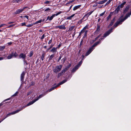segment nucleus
<instances>
[{
    "label": "nucleus",
    "instance_id": "1",
    "mask_svg": "<svg viewBox=\"0 0 131 131\" xmlns=\"http://www.w3.org/2000/svg\"><path fill=\"white\" fill-rule=\"evenodd\" d=\"M123 17V15H122L121 16L120 18L118 19L114 25V27H116L118 25L121 24L123 22L128 18V17L126 16V15L124 18L122 19V18Z\"/></svg>",
    "mask_w": 131,
    "mask_h": 131
},
{
    "label": "nucleus",
    "instance_id": "2",
    "mask_svg": "<svg viewBox=\"0 0 131 131\" xmlns=\"http://www.w3.org/2000/svg\"><path fill=\"white\" fill-rule=\"evenodd\" d=\"M62 66L60 65L56 66L53 70V71L56 73L60 71L61 70Z\"/></svg>",
    "mask_w": 131,
    "mask_h": 131
},
{
    "label": "nucleus",
    "instance_id": "3",
    "mask_svg": "<svg viewBox=\"0 0 131 131\" xmlns=\"http://www.w3.org/2000/svg\"><path fill=\"white\" fill-rule=\"evenodd\" d=\"M112 28H111L109 30L107 31L104 34V36L102 37L101 38L99 39V41H100L104 39V37H105L109 35L112 32Z\"/></svg>",
    "mask_w": 131,
    "mask_h": 131
},
{
    "label": "nucleus",
    "instance_id": "4",
    "mask_svg": "<svg viewBox=\"0 0 131 131\" xmlns=\"http://www.w3.org/2000/svg\"><path fill=\"white\" fill-rule=\"evenodd\" d=\"M21 111V110H17L16 111H14V112H12L8 114H7V115L5 116V118H4L3 119H2L1 121L2 122V121H3L5 118H6L8 116H9L10 115H13V114H15L16 113H18L19 111Z\"/></svg>",
    "mask_w": 131,
    "mask_h": 131
},
{
    "label": "nucleus",
    "instance_id": "5",
    "mask_svg": "<svg viewBox=\"0 0 131 131\" xmlns=\"http://www.w3.org/2000/svg\"><path fill=\"white\" fill-rule=\"evenodd\" d=\"M36 101L35 100V99L33 101H31L30 102H29L25 106H24L22 107L19 110H21V111L25 107L27 106H28L31 105L32 104L34 103Z\"/></svg>",
    "mask_w": 131,
    "mask_h": 131
},
{
    "label": "nucleus",
    "instance_id": "6",
    "mask_svg": "<svg viewBox=\"0 0 131 131\" xmlns=\"http://www.w3.org/2000/svg\"><path fill=\"white\" fill-rule=\"evenodd\" d=\"M120 8H121V7H120V6L118 5L116 9L114 11L112 12L113 13V14H114V15L118 13V12L119 11Z\"/></svg>",
    "mask_w": 131,
    "mask_h": 131
},
{
    "label": "nucleus",
    "instance_id": "7",
    "mask_svg": "<svg viewBox=\"0 0 131 131\" xmlns=\"http://www.w3.org/2000/svg\"><path fill=\"white\" fill-rule=\"evenodd\" d=\"M26 57V54H24L23 53H21L19 56V58H22L23 60L25 59Z\"/></svg>",
    "mask_w": 131,
    "mask_h": 131
},
{
    "label": "nucleus",
    "instance_id": "8",
    "mask_svg": "<svg viewBox=\"0 0 131 131\" xmlns=\"http://www.w3.org/2000/svg\"><path fill=\"white\" fill-rule=\"evenodd\" d=\"M56 28H59L60 29H66L65 26L64 24L63 25H60L55 27Z\"/></svg>",
    "mask_w": 131,
    "mask_h": 131
},
{
    "label": "nucleus",
    "instance_id": "9",
    "mask_svg": "<svg viewBox=\"0 0 131 131\" xmlns=\"http://www.w3.org/2000/svg\"><path fill=\"white\" fill-rule=\"evenodd\" d=\"M25 74V72L24 71H23L21 74L20 76V80L22 82H23L24 81V76Z\"/></svg>",
    "mask_w": 131,
    "mask_h": 131
},
{
    "label": "nucleus",
    "instance_id": "10",
    "mask_svg": "<svg viewBox=\"0 0 131 131\" xmlns=\"http://www.w3.org/2000/svg\"><path fill=\"white\" fill-rule=\"evenodd\" d=\"M93 11L88 13L87 14L85 15L83 17L85 18L86 19L85 20H86L88 19V18L89 16L91 14L93 13Z\"/></svg>",
    "mask_w": 131,
    "mask_h": 131
},
{
    "label": "nucleus",
    "instance_id": "11",
    "mask_svg": "<svg viewBox=\"0 0 131 131\" xmlns=\"http://www.w3.org/2000/svg\"><path fill=\"white\" fill-rule=\"evenodd\" d=\"M94 48H92V47H91L89 48L88 50L86 53L85 56H87L89 55L93 50Z\"/></svg>",
    "mask_w": 131,
    "mask_h": 131
},
{
    "label": "nucleus",
    "instance_id": "12",
    "mask_svg": "<svg viewBox=\"0 0 131 131\" xmlns=\"http://www.w3.org/2000/svg\"><path fill=\"white\" fill-rule=\"evenodd\" d=\"M88 25L86 26L85 27H84L83 29L79 33V36L81 35L82 33L84 32V30L86 29H88Z\"/></svg>",
    "mask_w": 131,
    "mask_h": 131
},
{
    "label": "nucleus",
    "instance_id": "13",
    "mask_svg": "<svg viewBox=\"0 0 131 131\" xmlns=\"http://www.w3.org/2000/svg\"><path fill=\"white\" fill-rule=\"evenodd\" d=\"M23 11L22 9H19L16 10V11L14 13L15 14H19Z\"/></svg>",
    "mask_w": 131,
    "mask_h": 131
},
{
    "label": "nucleus",
    "instance_id": "14",
    "mask_svg": "<svg viewBox=\"0 0 131 131\" xmlns=\"http://www.w3.org/2000/svg\"><path fill=\"white\" fill-rule=\"evenodd\" d=\"M129 5L127 6L125 8V9L124 10L123 13L125 14L126 13L128 10L129 8Z\"/></svg>",
    "mask_w": 131,
    "mask_h": 131
},
{
    "label": "nucleus",
    "instance_id": "15",
    "mask_svg": "<svg viewBox=\"0 0 131 131\" xmlns=\"http://www.w3.org/2000/svg\"><path fill=\"white\" fill-rule=\"evenodd\" d=\"M57 48L53 47L50 50V51L52 52H56L57 51Z\"/></svg>",
    "mask_w": 131,
    "mask_h": 131
},
{
    "label": "nucleus",
    "instance_id": "16",
    "mask_svg": "<svg viewBox=\"0 0 131 131\" xmlns=\"http://www.w3.org/2000/svg\"><path fill=\"white\" fill-rule=\"evenodd\" d=\"M108 0H104L103 1H100L97 2V3L99 4H102L104 3L105 2L107 1Z\"/></svg>",
    "mask_w": 131,
    "mask_h": 131
},
{
    "label": "nucleus",
    "instance_id": "17",
    "mask_svg": "<svg viewBox=\"0 0 131 131\" xmlns=\"http://www.w3.org/2000/svg\"><path fill=\"white\" fill-rule=\"evenodd\" d=\"M58 86H57V85H56V86H53L52 88H51V89H49V90H48V91L49 92H50V91H52L54 90L55 89H56L58 87Z\"/></svg>",
    "mask_w": 131,
    "mask_h": 131
},
{
    "label": "nucleus",
    "instance_id": "18",
    "mask_svg": "<svg viewBox=\"0 0 131 131\" xmlns=\"http://www.w3.org/2000/svg\"><path fill=\"white\" fill-rule=\"evenodd\" d=\"M67 81V80H63L62 81L60 82L57 85V86H58L59 85H62L64 83L66 82Z\"/></svg>",
    "mask_w": 131,
    "mask_h": 131
},
{
    "label": "nucleus",
    "instance_id": "19",
    "mask_svg": "<svg viewBox=\"0 0 131 131\" xmlns=\"http://www.w3.org/2000/svg\"><path fill=\"white\" fill-rule=\"evenodd\" d=\"M45 95H43V94H42L40 95L38 97H37V98H36L35 99V100L36 101H38L39 99L41 98L42 97H43Z\"/></svg>",
    "mask_w": 131,
    "mask_h": 131
},
{
    "label": "nucleus",
    "instance_id": "20",
    "mask_svg": "<svg viewBox=\"0 0 131 131\" xmlns=\"http://www.w3.org/2000/svg\"><path fill=\"white\" fill-rule=\"evenodd\" d=\"M81 5H79L78 6H75L73 8V10L74 11H75L77 9H78L81 6Z\"/></svg>",
    "mask_w": 131,
    "mask_h": 131
},
{
    "label": "nucleus",
    "instance_id": "21",
    "mask_svg": "<svg viewBox=\"0 0 131 131\" xmlns=\"http://www.w3.org/2000/svg\"><path fill=\"white\" fill-rule=\"evenodd\" d=\"M113 14V13H112V12H111L108 16L107 18V20H108L110 19L112 15Z\"/></svg>",
    "mask_w": 131,
    "mask_h": 131
},
{
    "label": "nucleus",
    "instance_id": "22",
    "mask_svg": "<svg viewBox=\"0 0 131 131\" xmlns=\"http://www.w3.org/2000/svg\"><path fill=\"white\" fill-rule=\"evenodd\" d=\"M54 17L52 15L50 17H49L48 16L47 17V20H49L50 21L52 20L53 18Z\"/></svg>",
    "mask_w": 131,
    "mask_h": 131
},
{
    "label": "nucleus",
    "instance_id": "23",
    "mask_svg": "<svg viewBox=\"0 0 131 131\" xmlns=\"http://www.w3.org/2000/svg\"><path fill=\"white\" fill-rule=\"evenodd\" d=\"M12 53L13 54V57L14 56L15 57H17L18 56V54L16 52H15L14 53V52H12Z\"/></svg>",
    "mask_w": 131,
    "mask_h": 131
},
{
    "label": "nucleus",
    "instance_id": "24",
    "mask_svg": "<svg viewBox=\"0 0 131 131\" xmlns=\"http://www.w3.org/2000/svg\"><path fill=\"white\" fill-rule=\"evenodd\" d=\"M100 42V41H97L95 42L92 46L91 47H92V48H93V47L96 46L98 45L99 43Z\"/></svg>",
    "mask_w": 131,
    "mask_h": 131
},
{
    "label": "nucleus",
    "instance_id": "25",
    "mask_svg": "<svg viewBox=\"0 0 131 131\" xmlns=\"http://www.w3.org/2000/svg\"><path fill=\"white\" fill-rule=\"evenodd\" d=\"M85 18L83 17L78 22V23L79 24H81L82 22H83V20Z\"/></svg>",
    "mask_w": 131,
    "mask_h": 131
},
{
    "label": "nucleus",
    "instance_id": "26",
    "mask_svg": "<svg viewBox=\"0 0 131 131\" xmlns=\"http://www.w3.org/2000/svg\"><path fill=\"white\" fill-rule=\"evenodd\" d=\"M78 68H79L78 67H77V66H75V67H74L72 69V72H74Z\"/></svg>",
    "mask_w": 131,
    "mask_h": 131
},
{
    "label": "nucleus",
    "instance_id": "27",
    "mask_svg": "<svg viewBox=\"0 0 131 131\" xmlns=\"http://www.w3.org/2000/svg\"><path fill=\"white\" fill-rule=\"evenodd\" d=\"M54 54H52L50 56L48 60V61L50 62L52 59V58L54 57Z\"/></svg>",
    "mask_w": 131,
    "mask_h": 131
},
{
    "label": "nucleus",
    "instance_id": "28",
    "mask_svg": "<svg viewBox=\"0 0 131 131\" xmlns=\"http://www.w3.org/2000/svg\"><path fill=\"white\" fill-rule=\"evenodd\" d=\"M45 54L44 53H43L41 55V59L42 61H43L45 57Z\"/></svg>",
    "mask_w": 131,
    "mask_h": 131
},
{
    "label": "nucleus",
    "instance_id": "29",
    "mask_svg": "<svg viewBox=\"0 0 131 131\" xmlns=\"http://www.w3.org/2000/svg\"><path fill=\"white\" fill-rule=\"evenodd\" d=\"M13 57V54H12V52L7 57V58L8 59H10L12 58Z\"/></svg>",
    "mask_w": 131,
    "mask_h": 131
},
{
    "label": "nucleus",
    "instance_id": "30",
    "mask_svg": "<svg viewBox=\"0 0 131 131\" xmlns=\"http://www.w3.org/2000/svg\"><path fill=\"white\" fill-rule=\"evenodd\" d=\"M42 19H40L39 20H38V21H37L36 22H35V23H34V25L38 23H41L42 21Z\"/></svg>",
    "mask_w": 131,
    "mask_h": 131
},
{
    "label": "nucleus",
    "instance_id": "31",
    "mask_svg": "<svg viewBox=\"0 0 131 131\" xmlns=\"http://www.w3.org/2000/svg\"><path fill=\"white\" fill-rule=\"evenodd\" d=\"M100 30V26L99 25L97 26V27L96 29V31L95 32H99Z\"/></svg>",
    "mask_w": 131,
    "mask_h": 131
},
{
    "label": "nucleus",
    "instance_id": "32",
    "mask_svg": "<svg viewBox=\"0 0 131 131\" xmlns=\"http://www.w3.org/2000/svg\"><path fill=\"white\" fill-rule=\"evenodd\" d=\"M29 54L28 55V56L29 57H31L33 55V53L32 51H31L28 54Z\"/></svg>",
    "mask_w": 131,
    "mask_h": 131
},
{
    "label": "nucleus",
    "instance_id": "33",
    "mask_svg": "<svg viewBox=\"0 0 131 131\" xmlns=\"http://www.w3.org/2000/svg\"><path fill=\"white\" fill-rule=\"evenodd\" d=\"M126 2H124L123 3L119 5V6H120V7H121V8H122L123 7L124 5L126 4Z\"/></svg>",
    "mask_w": 131,
    "mask_h": 131
},
{
    "label": "nucleus",
    "instance_id": "34",
    "mask_svg": "<svg viewBox=\"0 0 131 131\" xmlns=\"http://www.w3.org/2000/svg\"><path fill=\"white\" fill-rule=\"evenodd\" d=\"M24 64L25 65L28 64L26 60V59L23 60Z\"/></svg>",
    "mask_w": 131,
    "mask_h": 131
},
{
    "label": "nucleus",
    "instance_id": "35",
    "mask_svg": "<svg viewBox=\"0 0 131 131\" xmlns=\"http://www.w3.org/2000/svg\"><path fill=\"white\" fill-rule=\"evenodd\" d=\"M61 13V11H60V12H58L57 13L54 14H53V16L54 17L55 16H57L58 15L60 14Z\"/></svg>",
    "mask_w": 131,
    "mask_h": 131
},
{
    "label": "nucleus",
    "instance_id": "36",
    "mask_svg": "<svg viewBox=\"0 0 131 131\" xmlns=\"http://www.w3.org/2000/svg\"><path fill=\"white\" fill-rule=\"evenodd\" d=\"M82 63V61H80L78 63V64L77 66H77V67L79 68L80 67V66L81 65Z\"/></svg>",
    "mask_w": 131,
    "mask_h": 131
},
{
    "label": "nucleus",
    "instance_id": "37",
    "mask_svg": "<svg viewBox=\"0 0 131 131\" xmlns=\"http://www.w3.org/2000/svg\"><path fill=\"white\" fill-rule=\"evenodd\" d=\"M5 48V46H0V50H3Z\"/></svg>",
    "mask_w": 131,
    "mask_h": 131
},
{
    "label": "nucleus",
    "instance_id": "38",
    "mask_svg": "<svg viewBox=\"0 0 131 131\" xmlns=\"http://www.w3.org/2000/svg\"><path fill=\"white\" fill-rule=\"evenodd\" d=\"M33 25H34V23L33 24H29V25H26V26L27 27H31L32 26H33Z\"/></svg>",
    "mask_w": 131,
    "mask_h": 131
},
{
    "label": "nucleus",
    "instance_id": "39",
    "mask_svg": "<svg viewBox=\"0 0 131 131\" xmlns=\"http://www.w3.org/2000/svg\"><path fill=\"white\" fill-rule=\"evenodd\" d=\"M63 74L61 72L60 73H59L58 74L57 77L58 78H59Z\"/></svg>",
    "mask_w": 131,
    "mask_h": 131
},
{
    "label": "nucleus",
    "instance_id": "40",
    "mask_svg": "<svg viewBox=\"0 0 131 131\" xmlns=\"http://www.w3.org/2000/svg\"><path fill=\"white\" fill-rule=\"evenodd\" d=\"M131 15V11H130V13H128L126 14V16L128 17L130 16V15Z\"/></svg>",
    "mask_w": 131,
    "mask_h": 131
},
{
    "label": "nucleus",
    "instance_id": "41",
    "mask_svg": "<svg viewBox=\"0 0 131 131\" xmlns=\"http://www.w3.org/2000/svg\"><path fill=\"white\" fill-rule=\"evenodd\" d=\"M112 1L111 0H109L106 3V4L105 6H106V5L109 4Z\"/></svg>",
    "mask_w": 131,
    "mask_h": 131
},
{
    "label": "nucleus",
    "instance_id": "42",
    "mask_svg": "<svg viewBox=\"0 0 131 131\" xmlns=\"http://www.w3.org/2000/svg\"><path fill=\"white\" fill-rule=\"evenodd\" d=\"M35 84V82L34 81H31L30 83V86H32L33 85Z\"/></svg>",
    "mask_w": 131,
    "mask_h": 131
},
{
    "label": "nucleus",
    "instance_id": "43",
    "mask_svg": "<svg viewBox=\"0 0 131 131\" xmlns=\"http://www.w3.org/2000/svg\"><path fill=\"white\" fill-rule=\"evenodd\" d=\"M83 40L82 39V40H81V41L80 44V47H81L82 45L83 44Z\"/></svg>",
    "mask_w": 131,
    "mask_h": 131
},
{
    "label": "nucleus",
    "instance_id": "44",
    "mask_svg": "<svg viewBox=\"0 0 131 131\" xmlns=\"http://www.w3.org/2000/svg\"><path fill=\"white\" fill-rule=\"evenodd\" d=\"M114 21H113L112 20L110 24V26H111L112 25L113 23H114Z\"/></svg>",
    "mask_w": 131,
    "mask_h": 131
},
{
    "label": "nucleus",
    "instance_id": "45",
    "mask_svg": "<svg viewBox=\"0 0 131 131\" xmlns=\"http://www.w3.org/2000/svg\"><path fill=\"white\" fill-rule=\"evenodd\" d=\"M50 10V9L49 8H47L46 9H45V12H47V11H49Z\"/></svg>",
    "mask_w": 131,
    "mask_h": 131
},
{
    "label": "nucleus",
    "instance_id": "46",
    "mask_svg": "<svg viewBox=\"0 0 131 131\" xmlns=\"http://www.w3.org/2000/svg\"><path fill=\"white\" fill-rule=\"evenodd\" d=\"M15 25H14V24L10 25L9 26L7 27V28H9L11 27H12L13 26Z\"/></svg>",
    "mask_w": 131,
    "mask_h": 131
},
{
    "label": "nucleus",
    "instance_id": "47",
    "mask_svg": "<svg viewBox=\"0 0 131 131\" xmlns=\"http://www.w3.org/2000/svg\"><path fill=\"white\" fill-rule=\"evenodd\" d=\"M45 37V35L44 34H43L42 35V36L41 37L40 39L42 40V39H43V38H44Z\"/></svg>",
    "mask_w": 131,
    "mask_h": 131
},
{
    "label": "nucleus",
    "instance_id": "48",
    "mask_svg": "<svg viewBox=\"0 0 131 131\" xmlns=\"http://www.w3.org/2000/svg\"><path fill=\"white\" fill-rule=\"evenodd\" d=\"M18 92H16L14 94H13L12 96H15L17 94Z\"/></svg>",
    "mask_w": 131,
    "mask_h": 131
},
{
    "label": "nucleus",
    "instance_id": "49",
    "mask_svg": "<svg viewBox=\"0 0 131 131\" xmlns=\"http://www.w3.org/2000/svg\"><path fill=\"white\" fill-rule=\"evenodd\" d=\"M66 71L64 70H62L61 72V73L63 74H64V73L65 72H66Z\"/></svg>",
    "mask_w": 131,
    "mask_h": 131
},
{
    "label": "nucleus",
    "instance_id": "50",
    "mask_svg": "<svg viewBox=\"0 0 131 131\" xmlns=\"http://www.w3.org/2000/svg\"><path fill=\"white\" fill-rule=\"evenodd\" d=\"M72 19V17L70 16L67 17V19H69V20H71Z\"/></svg>",
    "mask_w": 131,
    "mask_h": 131
},
{
    "label": "nucleus",
    "instance_id": "51",
    "mask_svg": "<svg viewBox=\"0 0 131 131\" xmlns=\"http://www.w3.org/2000/svg\"><path fill=\"white\" fill-rule=\"evenodd\" d=\"M4 26H7V25L5 24H2L0 25V27H1Z\"/></svg>",
    "mask_w": 131,
    "mask_h": 131
},
{
    "label": "nucleus",
    "instance_id": "52",
    "mask_svg": "<svg viewBox=\"0 0 131 131\" xmlns=\"http://www.w3.org/2000/svg\"><path fill=\"white\" fill-rule=\"evenodd\" d=\"M53 46V45H51L50 46V47L49 48L47 49V51H48V50H50V49H51V48Z\"/></svg>",
    "mask_w": 131,
    "mask_h": 131
},
{
    "label": "nucleus",
    "instance_id": "53",
    "mask_svg": "<svg viewBox=\"0 0 131 131\" xmlns=\"http://www.w3.org/2000/svg\"><path fill=\"white\" fill-rule=\"evenodd\" d=\"M105 11L103 13H102L101 14H100V16H103L105 14Z\"/></svg>",
    "mask_w": 131,
    "mask_h": 131
},
{
    "label": "nucleus",
    "instance_id": "54",
    "mask_svg": "<svg viewBox=\"0 0 131 131\" xmlns=\"http://www.w3.org/2000/svg\"><path fill=\"white\" fill-rule=\"evenodd\" d=\"M52 39L51 38V39L48 42V44H50L52 42Z\"/></svg>",
    "mask_w": 131,
    "mask_h": 131
},
{
    "label": "nucleus",
    "instance_id": "55",
    "mask_svg": "<svg viewBox=\"0 0 131 131\" xmlns=\"http://www.w3.org/2000/svg\"><path fill=\"white\" fill-rule=\"evenodd\" d=\"M50 2V1H46L44 3L45 4H48Z\"/></svg>",
    "mask_w": 131,
    "mask_h": 131
},
{
    "label": "nucleus",
    "instance_id": "56",
    "mask_svg": "<svg viewBox=\"0 0 131 131\" xmlns=\"http://www.w3.org/2000/svg\"><path fill=\"white\" fill-rule=\"evenodd\" d=\"M21 25L22 26H26V23L25 22L21 23Z\"/></svg>",
    "mask_w": 131,
    "mask_h": 131
},
{
    "label": "nucleus",
    "instance_id": "57",
    "mask_svg": "<svg viewBox=\"0 0 131 131\" xmlns=\"http://www.w3.org/2000/svg\"><path fill=\"white\" fill-rule=\"evenodd\" d=\"M23 0H16V3H19L21 1H22Z\"/></svg>",
    "mask_w": 131,
    "mask_h": 131
},
{
    "label": "nucleus",
    "instance_id": "58",
    "mask_svg": "<svg viewBox=\"0 0 131 131\" xmlns=\"http://www.w3.org/2000/svg\"><path fill=\"white\" fill-rule=\"evenodd\" d=\"M61 44L62 43H60V44H59L58 46V47H57V48H59L60 46H61Z\"/></svg>",
    "mask_w": 131,
    "mask_h": 131
},
{
    "label": "nucleus",
    "instance_id": "59",
    "mask_svg": "<svg viewBox=\"0 0 131 131\" xmlns=\"http://www.w3.org/2000/svg\"><path fill=\"white\" fill-rule=\"evenodd\" d=\"M32 93V92L31 91H30L27 94V96H28V95H30V94H31V93Z\"/></svg>",
    "mask_w": 131,
    "mask_h": 131
},
{
    "label": "nucleus",
    "instance_id": "60",
    "mask_svg": "<svg viewBox=\"0 0 131 131\" xmlns=\"http://www.w3.org/2000/svg\"><path fill=\"white\" fill-rule=\"evenodd\" d=\"M66 59H67V58H65L64 59V58L62 59V60H63V62H65L66 60Z\"/></svg>",
    "mask_w": 131,
    "mask_h": 131
},
{
    "label": "nucleus",
    "instance_id": "61",
    "mask_svg": "<svg viewBox=\"0 0 131 131\" xmlns=\"http://www.w3.org/2000/svg\"><path fill=\"white\" fill-rule=\"evenodd\" d=\"M69 68L67 67H66L64 69L66 71Z\"/></svg>",
    "mask_w": 131,
    "mask_h": 131
},
{
    "label": "nucleus",
    "instance_id": "62",
    "mask_svg": "<svg viewBox=\"0 0 131 131\" xmlns=\"http://www.w3.org/2000/svg\"><path fill=\"white\" fill-rule=\"evenodd\" d=\"M88 32L87 30H84V32H85V35H87V32Z\"/></svg>",
    "mask_w": 131,
    "mask_h": 131
},
{
    "label": "nucleus",
    "instance_id": "63",
    "mask_svg": "<svg viewBox=\"0 0 131 131\" xmlns=\"http://www.w3.org/2000/svg\"><path fill=\"white\" fill-rule=\"evenodd\" d=\"M26 17V18L28 20V18H29V17L27 16H25L24 17Z\"/></svg>",
    "mask_w": 131,
    "mask_h": 131
},
{
    "label": "nucleus",
    "instance_id": "64",
    "mask_svg": "<svg viewBox=\"0 0 131 131\" xmlns=\"http://www.w3.org/2000/svg\"><path fill=\"white\" fill-rule=\"evenodd\" d=\"M71 66V64H70L69 63V64L67 66L69 68Z\"/></svg>",
    "mask_w": 131,
    "mask_h": 131
}]
</instances>
